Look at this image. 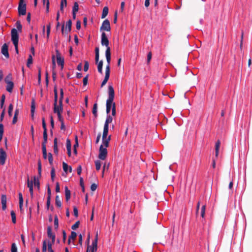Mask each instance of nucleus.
Segmentation results:
<instances>
[{
    "instance_id": "1",
    "label": "nucleus",
    "mask_w": 252,
    "mask_h": 252,
    "mask_svg": "<svg viewBox=\"0 0 252 252\" xmlns=\"http://www.w3.org/2000/svg\"><path fill=\"white\" fill-rule=\"evenodd\" d=\"M115 96V92L112 86H108V98L106 100V112L107 114H109L111 109H112L113 104L115 103L113 102Z\"/></svg>"
},
{
    "instance_id": "2",
    "label": "nucleus",
    "mask_w": 252,
    "mask_h": 252,
    "mask_svg": "<svg viewBox=\"0 0 252 252\" xmlns=\"http://www.w3.org/2000/svg\"><path fill=\"white\" fill-rule=\"evenodd\" d=\"M107 155V150L106 148L103 147V145H101L99 149L98 158L101 160L106 159Z\"/></svg>"
},
{
    "instance_id": "3",
    "label": "nucleus",
    "mask_w": 252,
    "mask_h": 252,
    "mask_svg": "<svg viewBox=\"0 0 252 252\" xmlns=\"http://www.w3.org/2000/svg\"><path fill=\"white\" fill-rule=\"evenodd\" d=\"M11 40L14 45L18 44L19 41V35L18 34L17 30L15 29H13L11 32Z\"/></svg>"
},
{
    "instance_id": "4",
    "label": "nucleus",
    "mask_w": 252,
    "mask_h": 252,
    "mask_svg": "<svg viewBox=\"0 0 252 252\" xmlns=\"http://www.w3.org/2000/svg\"><path fill=\"white\" fill-rule=\"evenodd\" d=\"M18 11L20 16L26 15V4L24 2H19Z\"/></svg>"
},
{
    "instance_id": "5",
    "label": "nucleus",
    "mask_w": 252,
    "mask_h": 252,
    "mask_svg": "<svg viewBox=\"0 0 252 252\" xmlns=\"http://www.w3.org/2000/svg\"><path fill=\"white\" fill-rule=\"evenodd\" d=\"M71 26H72V21L70 19H69L66 24V28L64 30V24L62 25V34H63L65 33H68V32H70L71 30Z\"/></svg>"
},
{
    "instance_id": "6",
    "label": "nucleus",
    "mask_w": 252,
    "mask_h": 252,
    "mask_svg": "<svg viewBox=\"0 0 252 252\" xmlns=\"http://www.w3.org/2000/svg\"><path fill=\"white\" fill-rule=\"evenodd\" d=\"M56 57H57V62L58 65H61V69L63 68L64 65V59L62 58L61 55L58 49H56Z\"/></svg>"
},
{
    "instance_id": "7",
    "label": "nucleus",
    "mask_w": 252,
    "mask_h": 252,
    "mask_svg": "<svg viewBox=\"0 0 252 252\" xmlns=\"http://www.w3.org/2000/svg\"><path fill=\"white\" fill-rule=\"evenodd\" d=\"M100 30L110 32L111 30V27L110 22L108 19H105L102 23V24L100 28Z\"/></svg>"
},
{
    "instance_id": "8",
    "label": "nucleus",
    "mask_w": 252,
    "mask_h": 252,
    "mask_svg": "<svg viewBox=\"0 0 252 252\" xmlns=\"http://www.w3.org/2000/svg\"><path fill=\"white\" fill-rule=\"evenodd\" d=\"M101 44L102 46H105L106 49L109 47V40L106 36V33L104 32H103L101 33Z\"/></svg>"
},
{
    "instance_id": "9",
    "label": "nucleus",
    "mask_w": 252,
    "mask_h": 252,
    "mask_svg": "<svg viewBox=\"0 0 252 252\" xmlns=\"http://www.w3.org/2000/svg\"><path fill=\"white\" fill-rule=\"evenodd\" d=\"M1 53L6 58L8 59L9 55L8 53V46L6 43H4L1 47Z\"/></svg>"
},
{
    "instance_id": "10",
    "label": "nucleus",
    "mask_w": 252,
    "mask_h": 252,
    "mask_svg": "<svg viewBox=\"0 0 252 252\" xmlns=\"http://www.w3.org/2000/svg\"><path fill=\"white\" fill-rule=\"evenodd\" d=\"M6 153L3 149L0 150V164L4 165L6 159Z\"/></svg>"
},
{
    "instance_id": "11",
    "label": "nucleus",
    "mask_w": 252,
    "mask_h": 252,
    "mask_svg": "<svg viewBox=\"0 0 252 252\" xmlns=\"http://www.w3.org/2000/svg\"><path fill=\"white\" fill-rule=\"evenodd\" d=\"M47 235L48 237L51 238V243L54 244L55 241V235L52 232V228L51 226H48L47 228Z\"/></svg>"
},
{
    "instance_id": "12",
    "label": "nucleus",
    "mask_w": 252,
    "mask_h": 252,
    "mask_svg": "<svg viewBox=\"0 0 252 252\" xmlns=\"http://www.w3.org/2000/svg\"><path fill=\"white\" fill-rule=\"evenodd\" d=\"M105 56L107 63L106 66H109V67H110V63L111 61V51L110 47H108V48L106 49L105 51Z\"/></svg>"
},
{
    "instance_id": "13",
    "label": "nucleus",
    "mask_w": 252,
    "mask_h": 252,
    "mask_svg": "<svg viewBox=\"0 0 252 252\" xmlns=\"http://www.w3.org/2000/svg\"><path fill=\"white\" fill-rule=\"evenodd\" d=\"M97 233L96 234L95 238L92 243L91 252H95L97 251Z\"/></svg>"
},
{
    "instance_id": "14",
    "label": "nucleus",
    "mask_w": 252,
    "mask_h": 252,
    "mask_svg": "<svg viewBox=\"0 0 252 252\" xmlns=\"http://www.w3.org/2000/svg\"><path fill=\"white\" fill-rule=\"evenodd\" d=\"M63 111V103L62 104H60L59 103V105H58L54 106V112L55 113L59 114V113H62Z\"/></svg>"
},
{
    "instance_id": "15",
    "label": "nucleus",
    "mask_w": 252,
    "mask_h": 252,
    "mask_svg": "<svg viewBox=\"0 0 252 252\" xmlns=\"http://www.w3.org/2000/svg\"><path fill=\"white\" fill-rule=\"evenodd\" d=\"M6 90L7 92L11 93L12 91L13 87H14V83L12 81L11 82H8L6 83Z\"/></svg>"
},
{
    "instance_id": "16",
    "label": "nucleus",
    "mask_w": 252,
    "mask_h": 252,
    "mask_svg": "<svg viewBox=\"0 0 252 252\" xmlns=\"http://www.w3.org/2000/svg\"><path fill=\"white\" fill-rule=\"evenodd\" d=\"M220 145V141L218 140L215 144V156L217 158L219 155V149Z\"/></svg>"
},
{
    "instance_id": "17",
    "label": "nucleus",
    "mask_w": 252,
    "mask_h": 252,
    "mask_svg": "<svg viewBox=\"0 0 252 252\" xmlns=\"http://www.w3.org/2000/svg\"><path fill=\"white\" fill-rule=\"evenodd\" d=\"M111 140V136L109 135L107 139H102V143L103 145V147L104 148H107L109 146V142Z\"/></svg>"
},
{
    "instance_id": "18",
    "label": "nucleus",
    "mask_w": 252,
    "mask_h": 252,
    "mask_svg": "<svg viewBox=\"0 0 252 252\" xmlns=\"http://www.w3.org/2000/svg\"><path fill=\"white\" fill-rule=\"evenodd\" d=\"M65 200L68 201L70 198V191L67 186L64 188Z\"/></svg>"
},
{
    "instance_id": "19",
    "label": "nucleus",
    "mask_w": 252,
    "mask_h": 252,
    "mask_svg": "<svg viewBox=\"0 0 252 252\" xmlns=\"http://www.w3.org/2000/svg\"><path fill=\"white\" fill-rule=\"evenodd\" d=\"M54 106H55V105H57V101H58V91H57V87L56 86H54Z\"/></svg>"
},
{
    "instance_id": "20",
    "label": "nucleus",
    "mask_w": 252,
    "mask_h": 252,
    "mask_svg": "<svg viewBox=\"0 0 252 252\" xmlns=\"http://www.w3.org/2000/svg\"><path fill=\"white\" fill-rule=\"evenodd\" d=\"M57 138H55L54 140V146H53V149H54V152L56 155H58V143H57Z\"/></svg>"
},
{
    "instance_id": "21",
    "label": "nucleus",
    "mask_w": 252,
    "mask_h": 252,
    "mask_svg": "<svg viewBox=\"0 0 252 252\" xmlns=\"http://www.w3.org/2000/svg\"><path fill=\"white\" fill-rule=\"evenodd\" d=\"M97 103H95L93 105V108L92 110V113L94 115L95 118H96L97 117Z\"/></svg>"
},
{
    "instance_id": "22",
    "label": "nucleus",
    "mask_w": 252,
    "mask_h": 252,
    "mask_svg": "<svg viewBox=\"0 0 252 252\" xmlns=\"http://www.w3.org/2000/svg\"><path fill=\"white\" fill-rule=\"evenodd\" d=\"M48 135L47 133L43 134V140L42 143V149L46 148V144L47 142Z\"/></svg>"
},
{
    "instance_id": "23",
    "label": "nucleus",
    "mask_w": 252,
    "mask_h": 252,
    "mask_svg": "<svg viewBox=\"0 0 252 252\" xmlns=\"http://www.w3.org/2000/svg\"><path fill=\"white\" fill-rule=\"evenodd\" d=\"M108 7H107V6H105L103 9V10H102V15H101V18L102 19H103V18H105L107 15H108Z\"/></svg>"
},
{
    "instance_id": "24",
    "label": "nucleus",
    "mask_w": 252,
    "mask_h": 252,
    "mask_svg": "<svg viewBox=\"0 0 252 252\" xmlns=\"http://www.w3.org/2000/svg\"><path fill=\"white\" fill-rule=\"evenodd\" d=\"M110 67L108 66H106L105 68V75L104 79L106 80H108L110 76Z\"/></svg>"
},
{
    "instance_id": "25",
    "label": "nucleus",
    "mask_w": 252,
    "mask_h": 252,
    "mask_svg": "<svg viewBox=\"0 0 252 252\" xmlns=\"http://www.w3.org/2000/svg\"><path fill=\"white\" fill-rule=\"evenodd\" d=\"M67 6V0H61L60 3V10L62 12H63V7Z\"/></svg>"
},
{
    "instance_id": "26",
    "label": "nucleus",
    "mask_w": 252,
    "mask_h": 252,
    "mask_svg": "<svg viewBox=\"0 0 252 252\" xmlns=\"http://www.w3.org/2000/svg\"><path fill=\"white\" fill-rule=\"evenodd\" d=\"M55 204L58 207H61L62 202L59 195H57L55 198Z\"/></svg>"
},
{
    "instance_id": "27",
    "label": "nucleus",
    "mask_w": 252,
    "mask_h": 252,
    "mask_svg": "<svg viewBox=\"0 0 252 252\" xmlns=\"http://www.w3.org/2000/svg\"><path fill=\"white\" fill-rule=\"evenodd\" d=\"M33 184L35 187H36L38 189H40V183L38 178H36V177H33Z\"/></svg>"
},
{
    "instance_id": "28",
    "label": "nucleus",
    "mask_w": 252,
    "mask_h": 252,
    "mask_svg": "<svg viewBox=\"0 0 252 252\" xmlns=\"http://www.w3.org/2000/svg\"><path fill=\"white\" fill-rule=\"evenodd\" d=\"M103 61L101 60L98 62L97 70L99 73H102Z\"/></svg>"
},
{
    "instance_id": "29",
    "label": "nucleus",
    "mask_w": 252,
    "mask_h": 252,
    "mask_svg": "<svg viewBox=\"0 0 252 252\" xmlns=\"http://www.w3.org/2000/svg\"><path fill=\"white\" fill-rule=\"evenodd\" d=\"M38 173L39 177L41 176V171H42V166H41V162L40 159L38 160Z\"/></svg>"
},
{
    "instance_id": "30",
    "label": "nucleus",
    "mask_w": 252,
    "mask_h": 252,
    "mask_svg": "<svg viewBox=\"0 0 252 252\" xmlns=\"http://www.w3.org/2000/svg\"><path fill=\"white\" fill-rule=\"evenodd\" d=\"M42 124L43 128L44 129L43 134L47 133V128H46V123H45V121L44 118H42Z\"/></svg>"
},
{
    "instance_id": "31",
    "label": "nucleus",
    "mask_w": 252,
    "mask_h": 252,
    "mask_svg": "<svg viewBox=\"0 0 252 252\" xmlns=\"http://www.w3.org/2000/svg\"><path fill=\"white\" fill-rule=\"evenodd\" d=\"M10 215L12 218V221L13 223H15L16 222V214L14 211H11L10 212Z\"/></svg>"
},
{
    "instance_id": "32",
    "label": "nucleus",
    "mask_w": 252,
    "mask_h": 252,
    "mask_svg": "<svg viewBox=\"0 0 252 252\" xmlns=\"http://www.w3.org/2000/svg\"><path fill=\"white\" fill-rule=\"evenodd\" d=\"M13 109V105L12 104H10L8 106V114L9 117L12 115V111Z\"/></svg>"
},
{
    "instance_id": "33",
    "label": "nucleus",
    "mask_w": 252,
    "mask_h": 252,
    "mask_svg": "<svg viewBox=\"0 0 252 252\" xmlns=\"http://www.w3.org/2000/svg\"><path fill=\"white\" fill-rule=\"evenodd\" d=\"M48 159L49 160V162L51 165H53V158L52 154L51 153H49L48 154Z\"/></svg>"
},
{
    "instance_id": "34",
    "label": "nucleus",
    "mask_w": 252,
    "mask_h": 252,
    "mask_svg": "<svg viewBox=\"0 0 252 252\" xmlns=\"http://www.w3.org/2000/svg\"><path fill=\"white\" fill-rule=\"evenodd\" d=\"M95 168L96 170L98 171L100 170L101 166V161L99 160H97L95 161Z\"/></svg>"
},
{
    "instance_id": "35",
    "label": "nucleus",
    "mask_w": 252,
    "mask_h": 252,
    "mask_svg": "<svg viewBox=\"0 0 252 252\" xmlns=\"http://www.w3.org/2000/svg\"><path fill=\"white\" fill-rule=\"evenodd\" d=\"M63 89H60V96L59 98V103L62 104L63 103Z\"/></svg>"
},
{
    "instance_id": "36",
    "label": "nucleus",
    "mask_w": 252,
    "mask_h": 252,
    "mask_svg": "<svg viewBox=\"0 0 252 252\" xmlns=\"http://www.w3.org/2000/svg\"><path fill=\"white\" fill-rule=\"evenodd\" d=\"M4 132L3 125L0 124V141H1Z\"/></svg>"
},
{
    "instance_id": "37",
    "label": "nucleus",
    "mask_w": 252,
    "mask_h": 252,
    "mask_svg": "<svg viewBox=\"0 0 252 252\" xmlns=\"http://www.w3.org/2000/svg\"><path fill=\"white\" fill-rule=\"evenodd\" d=\"M78 6V3L77 2H75L72 8V12H77L79 9Z\"/></svg>"
},
{
    "instance_id": "38",
    "label": "nucleus",
    "mask_w": 252,
    "mask_h": 252,
    "mask_svg": "<svg viewBox=\"0 0 252 252\" xmlns=\"http://www.w3.org/2000/svg\"><path fill=\"white\" fill-rule=\"evenodd\" d=\"M54 226H55V229H58L59 227V221H58V218L57 215L55 216L54 218Z\"/></svg>"
},
{
    "instance_id": "39",
    "label": "nucleus",
    "mask_w": 252,
    "mask_h": 252,
    "mask_svg": "<svg viewBox=\"0 0 252 252\" xmlns=\"http://www.w3.org/2000/svg\"><path fill=\"white\" fill-rule=\"evenodd\" d=\"M205 210H206V206L205 205H204L202 206V207L201 208V216L202 218H204L205 217Z\"/></svg>"
},
{
    "instance_id": "40",
    "label": "nucleus",
    "mask_w": 252,
    "mask_h": 252,
    "mask_svg": "<svg viewBox=\"0 0 252 252\" xmlns=\"http://www.w3.org/2000/svg\"><path fill=\"white\" fill-rule=\"evenodd\" d=\"M35 109V101L34 99L32 100L31 105V114H33Z\"/></svg>"
},
{
    "instance_id": "41",
    "label": "nucleus",
    "mask_w": 252,
    "mask_h": 252,
    "mask_svg": "<svg viewBox=\"0 0 252 252\" xmlns=\"http://www.w3.org/2000/svg\"><path fill=\"white\" fill-rule=\"evenodd\" d=\"M51 180L52 181H54V178L55 177V168L52 167L51 171Z\"/></svg>"
},
{
    "instance_id": "42",
    "label": "nucleus",
    "mask_w": 252,
    "mask_h": 252,
    "mask_svg": "<svg viewBox=\"0 0 252 252\" xmlns=\"http://www.w3.org/2000/svg\"><path fill=\"white\" fill-rule=\"evenodd\" d=\"M16 26L17 30L21 32L22 31V26L19 21L16 22Z\"/></svg>"
},
{
    "instance_id": "43",
    "label": "nucleus",
    "mask_w": 252,
    "mask_h": 252,
    "mask_svg": "<svg viewBox=\"0 0 252 252\" xmlns=\"http://www.w3.org/2000/svg\"><path fill=\"white\" fill-rule=\"evenodd\" d=\"M76 236H77L76 233L75 232H74V231H72L71 232L70 236L69 237V238L74 240H75L76 239Z\"/></svg>"
},
{
    "instance_id": "44",
    "label": "nucleus",
    "mask_w": 252,
    "mask_h": 252,
    "mask_svg": "<svg viewBox=\"0 0 252 252\" xmlns=\"http://www.w3.org/2000/svg\"><path fill=\"white\" fill-rule=\"evenodd\" d=\"M12 79V75L11 74H9L4 79V81L5 83H7L8 82H11Z\"/></svg>"
},
{
    "instance_id": "45",
    "label": "nucleus",
    "mask_w": 252,
    "mask_h": 252,
    "mask_svg": "<svg viewBox=\"0 0 252 252\" xmlns=\"http://www.w3.org/2000/svg\"><path fill=\"white\" fill-rule=\"evenodd\" d=\"M112 121H113L112 117L110 115H108V116H107V117L106 118L105 122L108 123V124H109L112 123Z\"/></svg>"
},
{
    "instance_id": "46",
    "label": "nucleus",
    "mask_w": 252,
    "mask_h": 252,
    "mask_svg": "<svg viewBox=\"0 0 252 252\" xmlns=\"http://www.w3.org/2000/svg\"><path fill=\"white\" fill-rule=\"evenodd\" d=\"M79 224H80L79 221H76L73 225H72L71 226V229L73 230L76 229L79 227Z\"/></svg>"
},
{
    "instance_id": "47",
    "label": "nucleus",
    "mask_w": 252,
    "mask_h": 252,
    "mask_svg": "<svg viewBox=\"0 0 252 252\" xmlns=\"http://www.w3.org/2000/svg\"><path fill=\"white\" fill-rule=\"evenodd\" d=\"M63 171L67 173V170L68 169V166L67 165V164L64 162H63Z\"/></svg>"
},
{
    "instance_id": "48",
    "label": "nucleus",
    "mask_w": 252,
    "mask_h": 252,
    "mask_svg": "<svg viewBox=\"0 0 252 252\" xmlns=\"http://www.w3.org/2000/svg\"><path fill=\"white\" fill-rule=\"evenodd\" d=\"M89 62L87 61H85L84 62V70L85 71H87L89 69Z\"/></svg>"
},
{
    "instance_id": "49",
    "label": "nucleus",
    "mask_w": 252,
    "mask_h": 252,
    "mask_svg": "<svg viewBox=\"0 0 252 252\" xmlns=\"http://www.w3.org/2000/svg\"><path fill=\"white\" fill-rule=\"evenodd\" d=\"M32 63V56L30 55H29V58L28 59L27 65L28 67H29L30 65Z\"/></svg>"
},
{
    "instance_id": "50",
    "label": "nucleus",
    "mask_w": 252,
    "mask_h": 252,
    "mask_svg": "<svg viewBox=\"0 0 252 252\" xmlns=\"http://www.w3.org/2000/svg\"><path fill=\"white\" fill-rule=\"evenodd\" d=\"M52 243H51L50 242H48V251L49 252H54V250L52 249Z\"/></svg>"
},
{
    "instance_id": "51",
    "label": "nucleus",
    "mask_w": 252,
    "mask_h": 252,
    "mask_svg": "<svg viewBox=\"0 0 252 252\" xmlns=\"http://www.w3.org/2000/svg\"><path fill=\"white\" fill-rule=\"evenodd\" d=\"M1 204H6V195L2 194L1 197Z\"/></svg>"
},
{
    "instance_id": "52",
    "label": "nucleus",
    "mask_w": 252,
    "mask_h": 252,
    "mask_svg": "<svg viewBox=\"0 0 252 252\" xmlns=\"http://www.w3.org/2000/svg\"><path fill=\"white\" fill-rule=\"evenodd\" d=\"M108 130H105V129H103V134H102V139L107 138V136L108 135Z\"/></svg>"
},
{
    "instance_id": "53",
    "label": "nucleus",
    "mask_w": 252,
    "mask_h": 252,
    "mask_svg": "<svg viewBox=\"0 0 252 252\" xmlns=\"http://www.w3.org/2000/svg\"><path fill=\"white\" fill-rule=\"evenodd\" d=\"M108 130H105V129H103V134H102V139L107 138V136L108 135Z\"/></svg>"
},
{
    "instance_id": "54",
    "label": "nucleus",
    "mask_w": 252,
    "mask_h": 252,
    "mask_svg": "<svg viewBox=\"0 0 252 252\" xmlns=\"http://www.w3.org/2000/svg\"><path fill=\"white\" fill-rule=\"evenodd\" d=\"M47 251V243L45 240L43 242L42 252H46Z\"/></svg>"
},
{
    "instance_id": "55",
    "label": "nucleus",
    "mask_w": 252,
    "mask_h": 252,
    "mask_svg": "<svg viewBox=\"0 0 252 252\" xmlns=\"http://www.w3.org/2000/svg\"><path fill=\"white\" fill-rule=\"evenodd\" d=\"M11 252H17V249L15 243H13L11 245Z\"/></svg>"
},
{
    "instance_id": "56",
    "label": "nucleus",
    "mask_w": 252,
    "mask_h": 252,
    "mask_svg": "<svg viewBox=\"0 0 252 252\" xmlns=\"http://www.w3.org/2000/svg\"><path fill=\"white\" fill-rule=\"evenodd\" d=\"M42 153H43V158L46 159L48 157V155L47 154V151L46 148L45 149H42Z\"/></svg>"
},
{
    "instance_id": "57",
    "label": "nucleus",
    "mask_w": 252,
    "mask_h": 252,
    "mask_svg": "<svg viewBox=\"0 0 252 252\" xmlns=\"http://www.w3.org/2000/svg\"><path fill=\"white\" fill-rule=\"evenodd\" d=\"M27 185L29 188L33 187V181H30L29 177L28 178L27 180Z\"/></svg>"
},
{
    "instance_id": "58",
    "label": "nucleus",
    "mask_w": 252,
    "mask_h": 252,
    "mask_svg": "<svg viewBox=\"0 0 252 252\" xmlns=\"http://www.w3.org/2000/svg\"><path fill=\"white\" fill-rule=\"evenodd\" d=\"M5 101V95L2 94L0 100V107L2 108Z\"/></svg>"
},
{
    "instance_id": "59",
    "label": "nucleus",
    "mask_w": 252,
    "mask_h": 252,
    "mask_svg": "<svg viewBox=\"0 0 252 252\" xmlns=\"http://www.w3.org/2000/svg\"><path fill=\"white\" fill-rule=\"evenodd\" d=\"M66 149H71V141L69 139H67L66 140Z\"/></svg>"
},
{
    "instance_id": "60",
    "label": "nucleus",
    "mask_w": 252,
    "mask_h": 252,
    "mask_svg": "<svg viewBox=\"0 0 252 252\" xmlns=\"http://www.w3.org/2000/svg\"><path fill=\"white\" fill-rule=\"evenodd\" d=\"M116 114V104H113V106L112 109V115L113 116H115Z\"/></svg>"
},
{
    "instance_id": "61",
    "label": "nucleus",
    "mask_w": 252,
    "mask_h": 252,
    "mask_svg": "<svg viewBox=\"0 0 252 252\" xmlns=\"http://www.w3.org/2000/svg\"><path fill=\"white\" fill-rule=\"evenodd\" d=\"M73 213L74 216L76 217L78 216V211L77 208L76 206L73 207Z\"/></svg>"
},
{
    "instance_id": "62",
    "label": "nucleus",
    "mask_w": 252,
    "mask_h": 252,
    "mask_svg": "<svg viewBox=\"0 0 252 252\" xmlns=\"http://www.w3.org/2000/svg\"><path fill=\"white\" fill-rule=\"evenodd\" d=\"M50 28H51V26H50V24H49L47 26V38H49V35H50Z\"/></svg>"
},
{
    "instance_id": "63",
    "label": "nucleus",
    "mask_w": 252,
    "mask_h": 252,
    "mask_svg": "<svg viewBox=\"0 0 252 252\" xmlns=\"http://www.w3.org/2000/svg\"><path fill=\"white\" fill-rule=\"evenodd\" d=\"M88 76L89 75H87L84 78L83 80V85L84 86H86L88 84Z\"/></svg>"
},
{
    "instance_id": "64",
    "label": "nucleus",
    "mask_w": 252,
    "mask_h": 252,
    "mask_svg": "<svg viewBox=\"0 0 252 252\" xmlns=\"http://www.w3.org/2000/svg\"><path fill=\"white\" fill-rule=\"evenodd\" d=\"M97 187V185H96L94 183L93 184H92L91 186V189L92 191H94L96 190V188Z\"/></svg>"
}]
</instances>
